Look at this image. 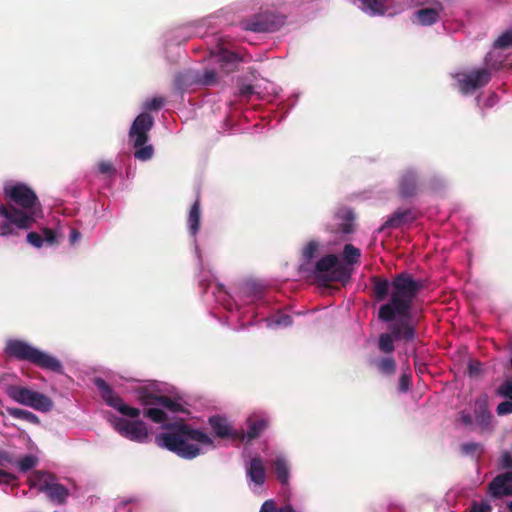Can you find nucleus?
Segmentation results:
<instances>
[{"label":"nucleus","instance_id":"1","mask_svg":"<svg viewBox=\"0 0 512 512\" xmlns=\"http://www.w3.org/2000/svg\"><path fill=\"white\" fill-rule=\"evenodd\" d=\"M373 296L378 301H389L380 306L378 318L389 325V333H382L378 338V349L384 354H392L395 350L394 340L406 343L414 341L416 328L412 323L414 301L424 288L421 280L404 271L393 276L391 281L381 276L371 278Z\"/></svg>","mask_w":512,"mask_h":512},{"label":"nucleus","instance_id":"2","mask_svg":"<svg viewBox=\"0 0 512 512\" xmlns=\"http://www.w3.org/2000/svg\"><path fill=\"white\" fill-rule=\"evenodd\" d=\"M5 204L0 205V236L17 235L16 230L31 229L42 212L41 203L35 191L24 183L4 187Z\"/></svg>","mask_w":512,"mask_h":512},{"label":"nucleus","instance_id":"3","mask_svg":"<svg viewBox=\"0 0 512 512\" xmlns=\"http://www.w3.org/2000/svg\"><path fill=\"white\" fill-rule=\"evenodd\" d=\"M166 428L167 432L155 437V443L183 459L190 460L199 456L202 452L199 444L214 447V441L208 434L185 422H174Z\"/></svg>","mask_w":512,"mask_h":512},{"label":"nucleus","instance_id":"4","mask_svg":"<svg viewBox=\"0 0 512 512\" xmlns=\"http://www.w3.org/2000/svg\"><path fill=\"white\" fill-rule=\"evenodd\" d=\"M5 353L11 358L27 361L41 369L63 374V365L59 359L23 340H8L5 346Z\"/></svg>","mask_w":512,"mask_h":512},{"label":"nucleus","instance_id":"5","mask_svg":"<svg viewBox=\"0 0 512 512\" xmlns=\"http://www.w3.org/2000/svg\"><path fill=\"white\" fill-rule=\"evenodd\" d=\"M315 277L325 286L331 282L346 283L351 277L350 270L342 263H339L335 254H328L320 258L314 265H311V271Z\"/></svg>","mask_w":512,"mask_h":512},{"label":"nucleus","instance_id":"6","mask_svg":"<svg viewBox=\"0 0 512 512\" xmlns=\"http://www.w3.org/2000/svg\"><path fill=\"white\" fill-rule=\"evenodd\" d=\"M4 391L14 402L31 407L37 411L49 412L54 406L50 397L25 386L8 384L5 386Z\"/></svg>","mask_w":512,"mask_h":512},{"label":"nucleus","instance_id":"7","mask_svg":"<svg viewBox=\"0 0 512 512\" xmlns=\"http://www.w3.org/2000/svg\"><path fill=\"white\" fill-rule=\"evenodd\" d=\"M33 486L54 505L64 506L68 502L70 490L49 472L38 471Z\"/></svg>","mask_w":512,"mask_h":512},{"label":"nucleus","instance_id":"8","mask_svg":"<svg viewBox=\"0 0 512 512\" xmlns=\"http://www.w3.org/2000/svg\"><path fill=\"white\" fill-rule=\"evenodd\" d=\"M285 24V16L271 10H264L241 21L246 31L255 33L275 32Z\"/></svg>","mask_w":512,"mask_h":512},{"label":"nucleus","instance_id":"9","mask_svg":"<svg viewBox=\"0 0 512 512\" xmlns=\"http://www.w3.org/2000/svg\"><path fill=\"white\" fill-rule=\"evenodd\" d=\"M94 384L99 390L102 399L108 406L116 409L122 415L131 418H137L140 415V410L125 404L123 399L114 392L112 387L104 379L95 378Z\"/></svg>","mask_w":512,"mask_h":512},{"label":"nucleus","instance_id":"10","mask_svg":"<svg viewBox=\"0 0 512 512\" xmlns=\"http://www.w3.org/2000/svg\"><path fill=\"white\" fill-rule=\"evenodd\" d=\"M113 427L122 437L130 441L144 443L148 439V429L141 420L130 421L116 417L113 421Z\"/></svg>","mask_w":512,"mask_h":512},{"label":"nucleus","instance_id":"11","mask_svg":"<svg viewBox=\"0 0 512 512\" xmlns=\"http://www.w3.org/2000/svg\"><path fill=\"white\" fill-rule=\"evenodd\" d=\"M136 393L138 400L144 406H162L174 413L185 411L183 405L178 400L165 395H157L147 387L138 388Z\"/></svg>","mask_w":512,"mask_h":512},{"label":"nucleus","instance_id":"12","mask_svg":"<svg viewBox=\"0 0 512 512\" xmlns=\"http://www.w3.org/2000/svg\"><path fill=\"white\" fill-rule=\"evenodd\" d=\"M354 222V212L350 208L341 207L335 212L332 222L327 226V230L336 236L343 237L354 232Z\"/></svg>","mask_w":512,"mask_h":512},{"label":"nucleus","instance_id":"13","mask_svg":"<svg viewBox=\"0 0 512 512\" xmlns=\"http://www.w3.org/2000/svg\"><path fill=\"white\" fill-rule=\"evenodd\" d=\"M208 424L215 435L220 439H231L232 441H243L244 430L235 429L228 419L221 415H213L208 418Z\"/></svg>","mask_w":512,"mask_h":512},{"label":"nucleus","instance_id":"14","mask_svg":"<svg viewBox=\"0 0 512 512\" xmlns=\"http://www.w3.org/2000/svg\"><path fill=\"white\" fill-rule=\"evenodd\" d=\"M491 80V72L486 68L476 69L463 74L459 79V89L462 94H469L476 89L486 86Z\"/></svg>","mask_w":512,"mask_h":512},{"label":"nucleus","instance_id":"15","mask_svg":"<svg viewBox=\"0 0 512 512\" xmlns=\"http://www.w3.org/2000/svg\"><path fill=\"white\" fill-rule=\"evenodd\" d=\"M154 120L148 113L139 114L129 131V136L134 140V147H139L148 141V132L153 127Z\"/></svg>","mask_w":512,"mask_h":512},{"label":"nucleus","instance_id":"16","mask_svg":"<svg viewBox=\"0 0 512 512\" xmlns=\"http://www.w3.org/2000/svg\"><path fill=\"white\" fill-rule=\"evenodd\" d=\"M418 218V212L413 208L397 209L379 228V232L388 229H396L405 224L414 222Z\"/></svg>","mask_w":512,"mask_h":512},{"label":"nucleus","instance_id":"17","mask_svg":"<svg viewBox=\"0 0 512 512\" xmlns=\"http://www.w3.org/2000/svg\"><path fill=\"white\" fill-rule=\"evenodd\" d=\"M488 491L493 498L512 495V471L497 475L489 484Z\"/></svg>","mask_w":512,"mask_h":512},{"label":"nucleus","instance_id":"18","mask_svg":"<svg viewBox=\"0 0 512 512\" xmlns=\"http://www.w3.org/2000/svg\"><path fill=\"white\" fill-rule=\"evenodd\" d=\"M321 244L317 240L308 241L301 250L300 271H311L313 261L319 255Z\"/></svg>","mask_w":512,"mask_h":512},{"label":"nucleus","instance_id":"19","mask_svg":"<svg viewBox=\"0 0 512 512\" xmlns=\"http://www.w3.org/2000/svg\"><path fill=\"white\" fill-rule=\"evenodd\" d=\"M418 188L417 175L414 171L408 170L400 177L399 194L403 198H410L416 195Z\"/></svg>","mask_w":512,"mask_h":512},{"label":"nucleus","instance_id":"20","mask_svg":"<svg viewBox=\"0 0 512 512\" xmlns=\"http://www.w3.org/2000/svg\"><path fill=\"white\" fill-rule=\"evenodd\" d=\"M247 477L257 486H262L266 481V470L260 457L250 460L246 468Z\"/></svg>","mask_w":512,"mask_h":512},{"label":"nucleus","instance_id":"21","mask_svg":"<svg viewBox=\"0 0 512 512\" xmlns=\"http://www.w3.org/2000/svg\"><path fill=\"white\" fill-rule=\"evenodd\" d=\"M441 10L442 5L438 3L435 7L423 8L415 11L414 18L419 24L423 26H430L438 22Z\"/></svg>","mask_w":512,"mask_h":512},{"label":"nucleus","instance_id":"22","mask_svg":"<svg viewBox=\"0 0 512 512\" xmlns=\"http://www.w3.org/2000/svg\"><path fill=\"white\" fill-rule=\"evenodd\" d=\"M268 425V419L255 415L250 416L247 419V433H245V438H247L248 441L258 438L262 432L267 429Z\"/></svg>","mask_w":512,"mask_h":512},{"label":"nucleus","instance_id":"23","mask_svg":"<svg viewBox=\"0 0 512 512\" xmlns=\"http://www.w3.org/2000/svg\"><path fill=\"white\" fill-rule=\"evenodd\" d=\"M377 371L385 376H393L397 370L396 360L392 356L381 357L371 361Z\"/></svg>","mask_w":512,"mask_h":512},{"label":"nucleus","instance_id":"24","mask_svg":"<svg viewBox=\"0 0 512 512\" xmlns=\"http://www.w3.org/2000/svg\"><path fill=\"white\" fill-rule=\"evenodd\" d=\"M272 464L276 479L282 485H287L290 477V468L287 460L284 457L279 456Z\"/></svg>","mask_w":512,"mask_h":512},{"label":"nucleus","instance_id":"25","mask_svg":"<svg viewBox=\"0 0 512 512\" xmlns=\"http://www.w3.org/2000/svg\"><path fill=\"white\" fill-rule=\"evenodd\" d=\"M217 61L220 63L221 69L225 73H230L236 69L239 58L234 52L221 50L217 56Z\"/></svg>","mask_w":512,"mask_h":512},{"label":"nucleus","instance_id":"26","mask_svg":"<svg viewBox=\"0 0 512 512\" xmlns=\"http://www.w3.org/2000/svg\"><path fill=\"white\" fill-rule=\"evenodd\" d=\"M200 216H201L200 200H199V198H197L190 208L188 220H187L189 231L193 236H195L199 231Z\"/></svg>","mask_w":512,"mask_h":512},{"label":"nucleus","instance_id":"27","mask_svg":"<svg viewBox=\"0 0 512 512\" xmlns=\"http://www.w3.org/2000/svg\"><path fill=\"white\" fill-rule=\"evenodd\" d=\"M5 412L15 419H20L34 425L40 424L39 417L28 410L16 407H6Z\"/></svg>","mask_w":512,"mask_h":512},{"label":"nucleus","instance_id":"28","mask_svg":"<svg viewBox=\"0 0 512 512\" xmlns=\"http://www.w3.org/2000/svg\"><path fill=\"white\" fill-rule=\"evenodd\" d=\"M362 4V9L370 15H383L386 12V7L383 0H359Z\"/></svg>","mask_w":512,"mask_h":512},{"label":"nucleus","instance_id":"29","mask_svg":"<svg viewBox=\"0 0 512 512\" xmlns=\"http://www.w3.org/2000/svg\"><path fill=\"white\" fill-rule=\"evenodd\" d=\"M361 252L352 244H346L343 249V257L347 264L353 265L359 261Z\"/></svg>","mask_w":512,"mask_h":512},{"label":"nucleus","instance_id":"30","mask_svg":"<svg viewBox=\"0 0 512 512\" xmlns=\"http://www.w3.org/2000/svg\"><path fill=\"white\" fill-rule=\"evenodd\" d=\"M144 416L152 420L154 423H163L167 419L166 413L158 407H150L146 409Z\"/></svg>","mask_w":512,"mask_h":512},{"label":"nucleus","instance_id":"31","mask_svg":"<svg viewBox=\"0 0 512 512\" xmlns=\"http://www.w3.org/2000/svg\"><path fill=\"white\" fill-rule=\"evenodd\" d=\"M38 463V459L34 455H25L18 462V468L21 472H27L34 468Z\"/></svg>","mask_w":512,"mask_h":512},{"label":"nucleus","instance_id":"32","mask_svg":"<svg viewBox=\"0 0 512 512\" xmlns=\"http://www.w3.org/2000/svg\"><path fill=\"white\" fill-rule=\"evenodd\" d=\"M494 47L501 49L512 47V30L502 33L495 41Z\"/></svg>","mask_w":512,"mask_h":512},{"label":"nucleus","instance_id":"33","mask_svg":"<svg viewBox=\"0 0 512 512\" xmlns=\"http://www.w3.org/2000/svg\"><path fill=\"white\" fill-rule=\"evenodd\" d=\"M136 151L134 152V157L136 159L146 161L152 158L153 156V147L151 145H142L139 147H136Z\"/></svg>","mask_w":512,"mask_h":512},{"label":"nucleus","instance_id":"34","mask_svg":"<svg viewBox=\"0 0 512 512\" xmlns=\"http://www.w3.org/2000/svg\"><path fill=\"white\" fill-rule=\"evenodd\" d=\"M164 104L165 99L163 97H154L144 103V109L149 111H157L160 110Z\"/></svg>","mask_w":512,"mask_h":512},{"label":"nucleus","instance_id":"35","mask_svg":"<svg viewBox=\"0 0 512 512\" xmlns=\"http://www.w3.org/2000/svg\"><path fill=\"white\" fill-rule=\"evenodd\" d=\"M497 395L512 400V378L506 379L496 390Z\"/></svg>","mask_w":512,"mask_h":512},{"label":"nucleus","instance_id":"36","mask_svg":"<svg viewBox=\"0 0 512 512\" xmlns=\"http://www.w3.org/2000/svg\"><path fill=\"white\" fill-rule=\"evenodd\" d=\"M492 506L487 500L481 502L474 501L471 503L468 512H491Z\"/></svg>","mask_w":512,"mask_h":512},{"label":"nucleus","instance_id":"37","mask_svg":"<svg viewBox=\"0 0 512 512\" xmlns=\"http://www.w3.org/2000/svg\"><path fill=\"white\" fill-rule=\"evenodd\" d=\"M98 172L103 175L113 176L116 173L114 165L110 161L102 160L97 164Z\"/></svg>","mask_w":512,"mask_h":512},{"label":"nucleus","instance_id":"38","mask_svg":"<svg viewBox=\"0 0 512 512\" xmlns=\"http://www.w3.org/2000/svg\"><path fill=\"white\" fill-rule=\"evenodd\" d=\"M272 324L287 327L292 324V317L285 313H279L272 317Z\"/></svg>","mask_w":512,"mask_h":512},{"label":"nucleus","instance_id":"39","mask_svg":"<svg viewBox=\"0 0 512 512\" xmlns=\"http://www.w3.org/2000/svg\"><path fill=\"white\" fill-rule=\"evenodd\" d=\"M411 383H412L411 373H403L399 378V385H398L399 391L403 392V393L407 392L411 387Z\"/></svg>","mask_w":512,"mask_h":512},{"label":"nucleus","instance_id":"40","mask_svg":"<svg viewBox=\"0 0 512 512\" xmlns=\"http://www.w3.org/2000/svg\"><path fill=\"white\" fill-rule=\"evenodd\" d=\"M199 81L206 86L213 85L217 81V73L214 70H205Z\"/></svg>","mask_w":512,"mask_h":512},{"label":"nucleus","instance_id":"41","mask_svg":"<svg viewBox=\"0 0 512 512\" xmlns=\"http://www.w3.org/2000/svg\"><path fill=\"white\" fill-rule=\"evenodd\" d=\"M27 242L36 248H40L43 244L44 239L37 232H29L27 234Z\"/></svg>","mask_w":512,"mask_h":512},{"label":"nucleus","instance_id":"42","mask_svg":"<svg viewBox=\"0 0 512 512\" xmlns=\"http://www.w3.org/2000/svg\"><path fill=\"white\" fill-rule=\"evenodd\" d=\"M481 449V445L475 442H467L461 445V451L464 454L472 455Z\"/></svg>","mask_w":512,"mask_h":512},{"label":"nucleus","instance_id":"43","mask_svg":"<svg viewBox=\"0 0 512 512\" xmlns=\"http://www.w3.org/2000/svg\"><path fill=\"white\" fill-rule=\"evenodd\" d=\"M15 463L16 461L12 454L7 451L0 450V466L6 467Z\"/></svg>","mask_w":512,"mask_h":512},{"label":"nucleus","instance_id":"44","mask_svg":"<svg viewBox=\"0 0 512 512\" xmlns=\"http://www.w3.org/2000/svg\"><path fill=\"white\" fill-rule=\"evenodd\" d=\"M496 411L498 415H507L512 413V401H503L499 403Z\"/></svg>","mask_w":512,"mask_h":512},{"label":"nucleus","instance_id":"45","mask_svg":"<svg viewBox=\"0 0 512 512\" xmlns=\"http://www.w3.org/2000/svg\"><path fill=\"white\" fill-rule=\"evenodd\" d=\"M259 512H279V508L273 500H267L262 504Z\"/></svg>","mask_w":512,"mask_h":512},{"label":"nucleus","instance_id":"46","mask_svg":"<svg viewBox=\"0 0 512 512\" xmlns=\"http://www.w3.org/2000/svg\"><path fill=\"white\" fill-rule=\"evenodd\" d=\"M253 94H254V86L253 85H250V84L243 85L239 89V95L241 97L250 98L251 95H253Z\"/></svg>","mask_w":512,"mask_h":512},{"label":"nucleus","instance_id":"47","mask_svg":"<svg viewBox=\"0 0 512 512\" xmlns=\"http://www.w3.org/2000/svg\"><path fill=\"white\" fill-rule=\"evenodd\" d=\"M470 376H476L481 372V363L479 361H471L468 365Z\"/></svg>","mask_w":512,"mask_h":512},{"label":"nucleus","instance_id":"48","mask_svg":"<svg viewBox=\"0 0 512 512\" xmlns=\"http://www.w3.org/2000/svg\"><path fill=\"white\" fill-rule=\"evenodd\" d=\"M501 466L504 469H512V455L509 452H504L502 454Z\"/></svg>","mask_w":512,"mask_h":512},{"label":"nucleus","instance_id":"49","mask_svg":"<svg viewBox=\"0 0 512 512\" xmlns=\"http://www.w3.org/2000/svg\"><path fill=\"white\" fill-rule=\"evenodd\" d=\"M15 479H16V477L13 474H11L3 469H0V482L1 483L10 484Z\"/></svg>","mask_w":512,"mask_h":512},{"label":"nucleus","instance_id":"50","mask_svg":"<svg viewBox=\"0 0 512 512\" xmlns=\"http://www.w3.org/2000/svg\"><path fill=\"white\" fill-rule=\"evenodd\" d=\"M459 420L465 425V426H469L472 424L473 422V419H472V416L470 413L468 412H465V411H461L459 413Z\"/></svg>","mask_w":512,"mask_h":512},{"label":"nucleus","instance_id":"51","mask_svg":"<svg viewBox=\"0 0 512 512\" xmlns=\"http://www.w3.org/2000/svg\"><path fill=\"white\" fill-rule=\"evenodd\" d=\"M43 233H44L46 242H48L49 244H54L56 242V236H55V233L53 230H51L49 228H45L43 230Z\"/></svg>","mask_w":512,"mask_h":512},{"label":"nucleus","instance_id":"52","mask_svg":"<svg viewBox=\"0 0 512 512\" xmlns=\"http://www.w3.org/2000/svg\"><path fill=\"white\" fill-rule=\"evenodd\" d=\"M80 239H81V233L76 229H72L70 231V235H69L70 243L75 244Z\"/></svg>","mask_w":512,"mask_h":512},{"label":"nucleus","instance_id":"53","mask_svg":"<svg viewBox=\"0 0 512 512\" xmlns=\"http://www.w3.org/2000/svg\"><path fill=\"white\" fill-rule=\"evenodd\" d=\"M496 94H492L486 101L485 106L486 107H492L496 102Z\"/></svg>","mask_w":512,"mask_h":512},{"label":"nucleus","instance_id":"54","mask_svg":"<svg viewBox=\"0 0 512 512\" xmlns=\"http://www.w3.org/2000/svg\"><path fill=\"white\" fill-rule=\"evenodd\" d=\"M279 512H296V511L290 504H286L279 508Z\"/></svg>","mask_w":512,"mask_h":512},{"label":"nucleus","instance_id":"55","mask_svg":"<svg viewBox=\"0 0 512 512\" xmlns=\"http://www.w3.org/2000/svg\"><path fill=\"white\" fill-rule=\"evenodd\" d=\"M506 511L508 512H512V501L510 503L507 504V509Z\"/></svg>","mask_w":512,"mask_h":512},{"label":"nucleus","instance_id":"56","mask_svg":"<svg viewBox=\"0 0 512 512\" xmlns=\"http://www.w3.org/2000/svg\"><path fill=\"white\" fill-rule=\"evenodd\" d=\"M500 512H508V511H506V510H502V511H500Z\"/></svg>","mask_w":512,"mask_h":512}]
</instances>
